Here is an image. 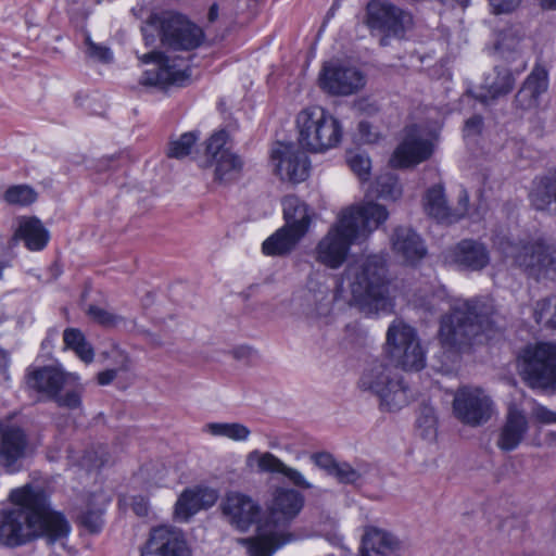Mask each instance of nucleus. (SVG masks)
<instances>
[{"label": "nucleus", "instance_id": "nucleus-11", "mask_svg": "<svg viewBox=\"0 0 556 556\" xmlns=\"http://www.w3.org/2000/svg\"><path fill=\"white\" fill-rule=\"evenodd\" d=\"M387 353L404 370H420L426 355L416 330L401 319H395L387 331Z\"/></svg>", "mask_w": 556, "mask_h": 556}, {"label": "nucleus", "instance_id": "nucleus-28", "mask_svg": "<svg viewBox=\"0 0 556 556\" xmlns=\"http://www.w3.org/2000/svg\"><path fill=\"white\" fill-rule=\"evenodd\" d=\"M283 226L301 237H305L313 223V210L295 195H287L282 200Z\"/></svg>", "mask_w": 556, "mask_h": 556}, {"label": "nucleus", "instance_id": "nucleus-22", "mask_svg": "<svg viewBox=\"0 0 556 556\" xmlns=\"http://www.w3.org/2000/svg\"><path fill=\"white\" fill-rule=\"evenodd\" d=\"M245 467L251 472L283 475L291 483L302 489L313 488V484L305 479L301 471L287 466L270 452L251 451L245 456Z\"/></svg>", "mask_w": 556, "mask_h": 556}, {"label": "nucleus", "instance_id": "nucleus-24", "mask_svg": "<svg viewBox=\"0 0 556 556\" xmlns=\"http://www.w3.org/2000/svg\"><path fill=\"white\" fill-rule=\"evenodd\" d=\"M405 542L383 528L369 526L364 529L358 556H401Z\"/></svg>", "mask_w": 556, "mask_h": 556}, {"label": "nucleus", "instance_id": "nucleus-40", "mask_svg": "<svg viewBox=\"0 0 556 556\" xmlns=\"http://www.w3.org/2000/svg\"><path fill=\"white\" fill-rule=\"evenodd\" d=\"M38 193L29 185H12L8 187L1 195V199L11 206L24 207L31 205L37 201Z\"/></svg>", "mask_w": 556, "mask_h": 556}, {"label": "nucleus", "instance_id": "nucleus-54", "mask_svg": "<svg viewBox=\"0 0 556 556\" xmlns=\"http://www.w3.org/2000/svg\"><path fill=\"white\" fill-rule=\"evenodd\" d=\"M483 126L482 117L479 115H475L468 118L465 123L464 134L466 137L477 136L480 134Z\"/></svg>", "mask_w": 556, "mask_h": 556}, {"label": "nucleus", "instance_id": "nucleus-56", "mask_svg": "<svg viewBox=\"0 0 556 556\" xmlns=\"http://www.w3.org/2000/svg\"><path fill=\"white\" fill-rule=\"evenodd\" d=\"M132 510L138 516H146L149 511V505L146 498L139 496L134 497L131 503Z\"/></svg>", "mask_w": 556, "mask_h": 556}, {"label": "nucleus", "instance_id": "nucleus-3", "mask_svg": "<svg viewBox=\"0 0 556 556\" xmlns=\"http://www.w3.org/2000/svg\"><path fill=\"white\" fill-rule=\"evenodd\" d=\"M337 293L367 313H390L394 304L384 258L370 255L349 264L341 275Z\"/></svg>", "mask_w": 556, "mask_h": 556}, {"label": "nucleus", "instance_id": "nucleus-55", "mask_svg": "<svg viewBox=\"0 0 556 556\" xmlns=\"http://www.w3.org/2000/svg\"><path fill=\"white\" fill-rule=\"evenodd\" d=\"M358 130L361 135V139L366 143H372L377 140V134L372 132V127L366 123L361 122L358 125Z\"/></svg>", "mask_w": 556, "mask_h": 556}, {"label": "nucleus", "instance_id": "nucleus-15", "mask_svg": "<svg viewBox=\"0 0 556 556\" xmlns=\"http://www.w3.org/2000/svg\"><path fill=\"white\" fill-rule=\"evenodd\" d=\"M228 134L225 130L214 132L206 142L203 167L214 168V178L219 182L236 179L243 167V161L228 147Z\"/></svg>", "mask_w": 556, "mask_h": 556}, {"label": "nucleus", "instance_id": "nucleus-27", "mask_svg": "<svg viewBox=\"0 0 556 556\" xmlns=\"http://www.w3.org/2000/svg\"><path fill=\"white\" fill-rule=\"evenodd\" d=\"M391 247L394 254L408 264H415L426 255V247L421 238L409 227L394 229Z\"/></svg>", "mask_w": 556, "mask_h": 556}, {"label": "nucleus", "instance_id": "nucleus-50", "mask_svg": "<svg viewBox=\"0 0 556 556\" xmlns=\"http://www.w3.org/2000/svg\"><path fill=\"white\" fill-rule=\"evenodd\" d=\"M312 462L314 465L323 470H325L328 475L331 476L336 465L337 460L333 458V456L327 452H320V453H314L311 456Z\"/></svg>", "mask_w": 556, "mask_h": 556}, {"label": "nucleus", "instance_id": "nucleus-13", "mask_svg": "<svg viewBox=\"0 0 556 556\" xmlns=\"http://www.w3.org/2000/svg\"><path fill=\"white\" fill-rule=\"evenodd\" d=\"M413 23L412 15L386 0H372L366 8V24L371 30L386 36L380 39L381 46L388 45V37H401Z\"/></svg>", "mask_w": 556, "mask_h": 556}, {"label": "nucleus", "instance_id": "nucleus-51", "mask_svg": "<svg viewBox=\"0 0 556 556\" xmlns=\"http://www.w3.org/2000/svg\"><path fill=\"white\" fill-rule=\"evenodd\" d=\"M533 420L540 425H556V412L543 405H536L531 413Z\"/></svg>", "mask_w": 556, "mask_h": 556}, {"label": "nucleus", "instance_id": "nucleus-18", "mask_svg": "<svg viewBox=\"0 0 556 556\" xmlns=\"http://www.w3.org/2000/svg\"><path fill=\"white\" fill-rule=\"evenodd\" d=\"M142 63H153V67L144 72L141 83L146 86L165 87L167 85H184L190 73L185 64H170L169 56L159 51H151L139 56Z\"/></svg>", "mask_w": 556, "mask_h": 556}, {"label": "nucleus", "instance_id": "nucleus-1", "mask_svg": "<svg viewBox=\"0 0 556 556\" xmlns=\"http://www.w3.org/2000/svg\"><path fill=\"white\" fill-rule=\"evenodd\" d=\"M9 498L13 507L0 511V544L16 547L37 536L55 542L68 535V521L61 513L50 508L41 489L26 484L13 489Z\"/></svg>", "mask_w": 556, "mask_h": 556}, {"label": "nucleus", "instance_id": "nucleus-62", "mask_svg": "<svg viewBox=\"0 0 556 556\" xmlns=\"http://www.w3.org/2000/svg\"><path fill=\"white\" fill-rule=\"evenodd\" d=\"M438 299L439 298L435 296V295L431 296L428 306H426V309L429 311V312L437 311L438 308L435 307V305H437Z\"/></svg>", "mask_w": 556, "mask_h": 556}, {"label": "nucleus", "instance_id": "nucleus-52", "mask_svg": "<svg viewBox=\"0 0 556 556\" xmlns=\"http://www.w3.org/2000/svg\"><path fill=\"white\" fill-rule=\"evenodd\" d=\"M194 489L199 496L202 509L212 507L218 500V492L215 489L207 486H195Z\"/></svg>", "mask_w": 556, "mask_h": 556}, {"label": "nucleus", "instance_id": "nucleus-26", "mask_svg": "<svg viewBox=\"0 0 556 556\" xmlns=\"http://www.w3.org/2000/svg\"><path fill=\"white\" fill-rule=\"evenodd\" d=\"M450 261L460 269L481 270L490 262L485 245L476 240H462L450 251Z\"/></svg>", "mask_w": 556, "mask_h": 556}, {"label": "nucleus", "instance_id": "nucleus-53", "mask_svg": "<svg viewBox=\"0 0 556 556\" xmlns=\"http://www.w3.org/2000/svg\"><path fill=\"white\" fill-rule=\"evenodd\" d=\"M521 0H489L495 14L509 13L514 11Z\"/></svg>", "mask_w": 556, "mask_h": 556}, {"label": "nucleus", "instance_id": "nucleus-14", "mask_svg": "<svg viewBox=\"0 0 556 556\" xmlns=\"http://www.w3.org/2000/svg\"><path fill=\"white\" fill-rule=\"evenodd\" d=\"M492 399L480 388L462 387L454 395L453 414L464 425L479 427L494 414Z\"/></svg>", "mask_w": 556, "mask_h": 556}, {"label": "nucleus", "instance_id": "nucleus-23", "mask_svg": "<svg viewBox=\"0 0 556 556\" xmlns=\"http://www.w3.org/2000/svg\"><path fill=\"white\" fill-rule=\"evenodd\" d=\"M220 509L226 520L241 532L247 531L260 515L257 503L240 492H228L220 503Z\"/></svg>", "mask_w": 556, "mask_h": 556}, {"label": "nucleus", "instance_id": "nucleus-57", "mask_svg": "<svg viewBox=\"0 0 556 556\" xmlns=\"http://www.w3.org/2000/svg\"><path fill=\"white\" fill-rule=\"evenodd\" d=\"M116 376H117V370L106 369V370L98 374L97 381L100 386H106V384H110L115 379Z\"/></svg>", "mask_w": 556, "mask_h": 556}, {"label": "nucleus", "instance_id": "nucleus-17", "mask_svg": "<svg viewBox=\"0 0 556 556\" xmlns=\"http://www.w3.org/2000/svg\"><path fill=\"white\" fill-rule=\"evenodd\" d=\"M140 556H192V552L181 530L159 526L151 529Z\"/></svg>", "mask_w": 556, "mask_h": 556}, {"label": "nucleus", "instance_id": "nucleus-29", "mask_svg": "<svg viewBox=\"0 0 556 556\" xmlns=\"http://www.w3.org/2000/svg\"><path fill=\"white\" fill-rule=\"evenodd\" d=\"M0 432V463L10 469L18 459L24 457L27 439L24 431L14 425H2Z\"/></svg>", "mask_w": 556, "mask_h": 556}, {"label": "nucleus", "instance_id": "nucleus-43", "mask_svg": "<svg viewBox=\"0 0 556 556\" xmlns=\"http://www.w3.org/2000/svg\"><path fill=\"white\" fill-rule=\"evenodd\" d=\"M376 192L380 198L394 201L402 195V186L397 177L392 174H384L377 178Z\"/></svg>", "mask_w": 556, "mask_h": 556}, {"label": "nucleus", "instance_id": "nucleus-47", "mask_svg": "<svg viewBox=\"0 0 556 556\" xmlns=\"http://www.w3.org/2000/svg\"><path fill=\"white\" fill-rule=\"evenodd\" d=\"M87 314L93 321L104 327H116L124 323V318L122 316L113 314L97 305H90L87 309Z\"/></svg>", "mask_w": 556, "mask_h": 556}, {"label": "nucleus", "instance_id": "nucleus-12", "mask_svg": "<svg viewBox=\"0 0 556 556\" xmlns=\"http://www.w3.org/2000/svg\"><path fill=\"white\" fill-rule=\"evenodd\" d=\"M521 375L531 388H556V345L528 346L522 354Z\"/></svg>", "mask_w": 556, "mask_h": 556}, {"label": "nucleus", "instance_id": "nucleus-64", "mask_svg": "<svg viewBox=\"0 0 556 556\" xmlns=\"http://www.w3.org/2000/svg\"><path fill=\"white\" fill-rule=\"evenodd\" d=\"M555 437H556V433H555Z\"/></svg>", "mask_w": 556, "mask_h": 556}, {"label": "nucleus", "instance_id": "nucleus-35", "mask_svg": "<svg viewBox=\"0 0 556 556\" xmlns=\"http://www.w3.org/2000/svg\"><path fill=\"white\" fill-rule=\"evenodd\" d=\"M15 238L23 240L27 249L39 251L47 245L49 235L38 218L29 217L20 222Z\"/></svg>", "mask_w": 556, "mask_h": 556}, {"label": "nucleus", "instance_id": "nucleus-60", "mask_svg": "<svg viewBox=\"0 0 556 556\" xmlns=\"http://www.w3.org/2000/svg\"><path fill=\"white\" fill-rule=\"evenodd\" d=\"M539 2L544 9L556 10V0H539Z\"/></svg>", "mask_w": 556, "mask_h": 556}, {"label": "nucleus", "instance_id": "nucleus-44", "mask_svg": "<svg viewBox=\"0 0 556 556\" xmlns=\"http://www.w3.org/2000/svg\"><path fill=\"white\" fill-rule=\"evenodd\" d=\"M417 427L420 430V434L428 440H432L437 434V415L434 408L425 405L420 408L417 417Z\"/></svg>", "mask_w": 556, "mask_h": 556}, {"label": "nucleus", "instance_id": "nucleus-21", "mask_svg": "<svg viewBox=\"0 0 556 556\" xmlns=\"http://www.w3.org/2000/svg\"><path fill=\"white\" fill-rule=\"evenodd\" d=\"M530 429L526 412L515 403H509L503 424L498 429L495 444L502 452L517 450Z\"/></svg>", "mask_w": 556, "mask_h": 556}, {"label": "nucleus", "instance_id": "nucleus-59", "mask_svg": "<svg viewBox=\"0 0 556 556\" xmlns=\"http://www.w3.org/2000/svg\"><path fill=\"white\" fill-rule=\"evenodd\" d=\"M218 17V7L216 4L211 5L208 11V21L214 22Z\"/></svg>", "mask_w": 556, "mask_h": 556}, {"label": "nucleus", "instance_id": "nucleus-32", "mask_svg": "<svg viewBox=\"0 0 556 556\" xmlns=\"http://www.w3.org/2000/svg\"><path fill=\"white\" fill-rule=\"evenodd\" d=\"M424 207L429 216L440 223L453 224L462 218L460 213H454L447 205L444 190L439 185L427 190L424 197Z\"/></svg>", "mask_w": 556, "mask_h": 556}, {"label": "nucleus", "instance_id": "nucleus-2", "mask_svg": "<svg viewBox=\"0 0 556 556\" xmlns=\"http://www.w3.org/2000/svg\"><path fill=\"white\" fill-rule=\"evenodd\" d=\"M387 218V210L374 202L344 210L316 243L314 260L327 268H340L348 260L351 247L364 241Z\"/></svg>", "mask_w": 556, "mask_h": 556}, {"label": "nucleus", "instance_id": "nucleus-33", "mask_svg": "<svg viewBox=\"0 0 556 556\" xmlns=\"http://www.w3.org/2000/svg\"><path fill=\"white\" fill-rule=\"evenodd\" d=\"M303 237L281 226L262 244V251L267 256H286L291 254Z\"/></svg>", "mask_w": 556, "mask_h": 556}, {"label": "nucleus", "instance_id": "nucleus-42", "mask_svg": "<svg viewBox=\"0 0 556 556\" xmlns=\"http://www.w3.org/2000/svg\"><path fill=\"white\" fill-rule=\"evenodd\" d=\"M202 509L195 489L185 490L175 505V517L180 521H187L191 516Z\"/></svg>", "mask_w": 556, "mask_h": 556}, {"label": "nucleus", "instance_id": "nucleus-9", "mask_svg": "<svg viewBox=\"0 0 556 556\" xmlns=\"http://www.w3.org/2000/svg\"><path fill=\"white\" fill-rule=\"evenodd\" d=\"M498 249L536 281L556 279V247L546 240L517 243L505 239L498 242Z\"/></svg>", "mask_w": 556, "mask_h": 556}, {"label": "nucleus", "instance_id": "nucleus-25", "mask_svg": "<svg viewBox=\"0 0 556 556\" xmlns=\"http://www.w3.org/2000/svg\"><path fill=\"white\" fill-rule=\"evenodd\" d=\"M304 314L311 318L328 317L332 312L334 295L328 286L312 283L294 298Z\"/></svg>", "mask_w": 556, "mask_h": 556}, {"label": "nucleus", "instance_id": "nucleus-38", "mask_svg": "<svg viewBox=\"0 0 556 556\" xmlns=\"http://www.w3.org/2000/svg\"><path fill=\"white\" fill-rule=\"evenodd\" d=\"M63 342L67 349L73 350L85 363L93 361V349L86 341L84 333L76 328H66L63 332Z\"/></svg>", "mask_w": 556, "mask_h": 556}, {"label": "nucleus", "instance_id": "nucleus-10", "mask_svg": "<svg viewBox=\"0 0 556 556\" xmlns=\"http://www.w3.org/2000/svg\"><path fill=\"white\" fill-rule=\"evenodd\" d=\"M155 26L161 29V40L164 46L173 50H192L200 46L203 39L201 28L188 21L185 16L165 12L150 17L148 25L142 27L147 46L154 42V36L149 35V28Z\"/></svg>", "mask_w": 556, "mask_h": 556}, {"label": "nucleus", "instance_id": "nucleus-20", "mask_svg": "<svg viewBox=\"0 0 556 556\" xmlns=\"http://www.w3.org/2000/svg\"><path fill=\"white\" fill-rule=\"evenodd\" d=\"M270 160L275 173L282 180L301 182L308 176V159L294 144L278 142L271 150Z\"/></svg>", "mask_w": 556, "mask_h": 556}, {"label": "nucleus", "instance_id": "nucleus-41", "mask_svg": "<svg viewBox=\"0 0 556 556\" xmlns=\"http://www.w3.org/2000/svg\"><path fill=\"white\" fill-rule=\"evenodd\" d=\"M522 38V34L518 29H505L497 35L494 50L501 56L508 59L513 53L521 50Z\"/></svg>", "mask_w": 556, "mask_h": 556}, {"label": "nucleus", "instance_id": "nucleus-31", "mask_svg": "<svg viewBox=\"0 0 556 556\" xmlns=\"http://www.w3.org/2000/svg\"><path fill=\"white\" fill-rule=\"evenodd\" d=\"M515 85V77L506 67L495 66L485 74L481 84L482 92L478 99L483 103H489L498 97L509 93Z\"/></svg>", "mask_w": 556, "mask_h": 556}, {"label": "nucleus", "instance_id": "nucleus-5", "mask_svg": "<svg viewBox=\"0 0 556 556\" xmlns=\"http://www.w3.org/2000/svg\"><path fill=\"white\" fill-rule=\"evenodd\" d=\"M304 504L303 495L292 489L278 488L268 506L266 517L257 526L254 539L242 540L249 543L250 556H271L278 548L293 541L287 526L299 515Z\"/></svg>", "mask_w": 556, "mask_h": 556}, {"label": "nucleus", "instance_id": "nucleus-46", "mask_svg": "<svg viewBox=\"0 0 556 556\" xmlns=\"http://www.w3.org/2000/svg\"><path fill=\"white\" fill-rule=\"evenodd\" d=\"M348 164L352 172L358 176L361 180H367L370 175L371 161L362 152H351L348 155Z\"/></svg>", "mask_w": 556, "mask_h": 556}, {"label": "nucleus", "instance_id": "nucleus-16", "mask_svg": "<svg viewBox=\"0 0 556 556\" xmlns=\"http://www.w3.org/2000/svg\"><path fill=\"white\" fill-rule=\"evenodd\" d=\"M434 151L433 138L417 125L405 129V135L394 150L390 164L392 167L416 166L431 157Z\"/></svg>", "mask_w": 556, "mask_h": 556}, {"label": "nucleus", "instance_id": "nucleus-63", "mask_svg": "<svg viewBox=\"0 0 556 556\" xmlns=\"http://www.w3.org/2000/svg\"><path fill=\"white\" fill-rule=\"evenodd\" d=\"M4 318L2 306L0 305V324L2 323Z\"/></svg>", "mask_w": 556, "mask_h": 556}, {"label": "nucleus", "instance_id": "nucleus-19", "mask_svg": "<svg viewBox=\"0 0 556 556\" xmlns=\"http://www.w3.org/2000/svg\"><path fill=\"white\" fill-rule=\"evenodd\" d=\"M365 84L366 78L359 70L339 63L326 64L319 76L320 88L333 96H351Z\"/></svg>", "mask_w": 556, "mask_h": 556}, {"label": "nucleus", "instance_id": "nucleus-61", "mask_svg": "<svg viewBox=\"0 0 556 556\" xmlns=\"http://www.w3.org/2000/svg\"><path fill=\"white\" fill-rule=\"evenodd\" d=\"M9 358L4 351L0 349V369H3L8 366Z\"/></svg>", "mask_w": 556, "mask_h": 556}, {"label": "nucleus", "instance_id": "nucleus-6", "mask_svg": "<svg viewBox=\"0 0 556 556\" xmlns=\"http://www.w3.org/2000/svg\"><path fill=\"white\" fill-rule=\"evenodd\" d=\"M358 388L378 400L381 412L395 413L406 407L413 393L404 378L384 361L375 359L364 368Z\"/></svg>", "mask_w": 556, "mask_h": 556}, {"label": "nucleus", "instance_id": "nucleus-58", "mask_svg": "<svg viewBox=\"0 0 556 556\" xmlns=\"http://www.w3.org/2000/svg\"><path fill=\"white\" fill-rule=\"evenodd\" d=\"M469 197L466 191H462L459 194L458 207L453 210L454 213H460L462 217L465 216L468 210Z\"/></svg>", "mask_w": 556, "mask_h": 556}, {"label": "nucleus", "instance_id": "nucleus-48", "mask_svg": "<svg viewBox=\"0 0 556 556\" xmlns=\"http://www.w3.org/2000/svg\"><path fill=\"white\" fill-rule=\"evenodd\" d=\"M86 54L98 62L108 63L112 60V51L103 45L96 43L89 35L85 36Z\"/></svg>", "mask_w": 556, "mask_h": 556}, {"label": "nucleus", "instance_id": "nucleus-39", "mask_svg": "<svg viewBox=\"0 0 556 556\" xmlns=\"http://www.w3.org/2000/svg\"><path fill=\"white\" fill-rule=\"evenodd\" d=\"M532 315L538 325L556 332V295L538 300L533 304Z\"/></svg>", "mask_w": 556, "mask_h": 556}, {"label": "nucleus", "instance_id": "nucleus-4", "mask_svg": "<svg viewBox=\"0 0 556 556\" xmlns=\"http://www.w3.org/2000/svg\"><path fill=\"white\" fill-rule=\"evenodd\" d=\"M495 314L494 302L489 296L453 300L450 312L441 318L440 342L446 348L469 344L492 328Z\"/></svg>", "mask_w": 556, "mask_h": 556}, {"label": "nucleus", "instance_id": "nucleus-7", "mask_svg": "<svg viewBox=\"0 0 556 556\" xmlns=\"http://www.w3.org/2000/svg\"><path fill=\"white\" fill-rule=\"evenodd\" d=\"M296 127L300 144L314 153L337 148L343 137L340 121L321 106L303 109L296 116Z\"/></svg>", "mask_w": 556, "mask_h": 556}, {"label": "nucleus", "instance_id": "nucleus-8", "mask_svg": "<svg viewBox=\"0 0 556 556\" xmlns=\"http://www.w3.org/2000/svg\"><path fill=\"white\" fill-rule=\"evenodd\" d=\"M27 386L53 400L59 407L70 410L81 409L85 388L77 374L45 366L27 375Z\"/></svg>", "mask_w": 556, "mask_h": 556}, {"label": "nucleus", "instance_id": "nucleus-36", "mask_svg": "<svg viewBox=\"0 0 556 556\" xmlns=\"http://www.w3.org/2000/svg\"><path fill=\"white\" fill-rule=\"evenodd\" d=\"M531 199L536 210L556 214V172L541 179Z\"/></svg>", "mask_w": 556, "mask_h": 556}, {"label": "nucleus", "instance_id": "nucleus-45", "mask_svg": "<svg viewBox=\"0 0 556 556\" xmlns=\"http://www.w3.org/2000/svg\"><path fill=\"white\" fill-rule=\"evenodd\" d=\"M195 141L197 137L194 134H182L178 139L170 142L167 155L175 159L185 157L191 152Z\"/></svg>", "mask_w": 556, "mask_h": 556}, {"label": "nucleus", "instance_id": "nucleus-37", "mask_svg": "<svg viewBox=\"0 0 556 556\" xmlns=\"http://www.w3.org/2000/svg\"><path fill=\"white\" fill-rule=\"evenodd\" d=\"M203 431L213 437L227 438L236 442H244L249 439L251 430L240 422H208Z\"/></svg>", "mask_w": 556, "mask_h": 556}, {"label": "nucleus", "instance_id": "nucleus-30", "mask_svg": "<svg viewBox=\"0 0 556 556\" xmlns=\"http://www.w3.org/2000/svg\"><path fill=\"white\" fill-rule=\"evenodd\" d=\"M547 73L542 67H535L515 97L517 105L522 110L536 108L540 97L547 90Z\"/></svg>", "mask_w": 556, "mask_h": 556}, {"label": "nucleus", "instance_id": "nucleus-34", "mask_svg": "<svg viewBox=\"0 0 556 556\" xmlns=\"http://www.w3.org/2000/svg\"><path fill=\"white\" fill-rule=\"evenodd\" d=\"M106 498L103 494H92L79 506L77 519L90 532H98L103 525Z\"/></svg>", "mask_w": 556, "mask_h": 556}, {"label": "nucleus", "instance_id": "nucleus-49", "mask_svg": "<svg viewBox=\"0 0 556 556\" xmlns=\"http://www.w3.org/2000/svg\"><path fill=\"white\" fill-rule=\"evenodd\" d=\"M340 483L354 484L361 479V473L348 463H337L332 473Z\"/></svg>", "mask_w": 556, "mask_h": 556}]
</instances>
